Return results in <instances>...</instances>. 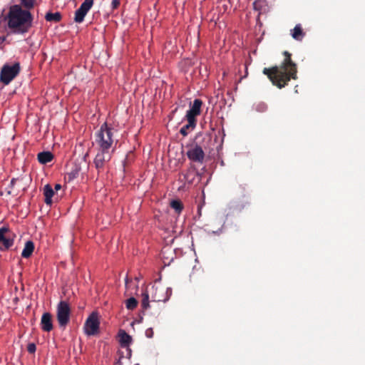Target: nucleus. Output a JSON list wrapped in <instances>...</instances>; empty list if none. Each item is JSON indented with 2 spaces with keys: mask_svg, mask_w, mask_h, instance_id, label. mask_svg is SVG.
Instances as JSON below:
<instances>
[{
  "mask_svg": "<svg viewBox=\"0 0 365 365\" xmlns=\"http://www.w3.org/2000/svg\"><path fill=\"white\" fill-rule=\"evenodd\" d=\"M20 72V65L15 63L12 66L5 64L0 72V81L8 85Z\"/></svg>",
  "mask_w": 365,
  "mask_h": 365,
  "instance_id": "obj_6",
  "label": "nucleus"
},
{
  "mask_svg": "<svg viewBox=\"0 0 365 365\" xmlns=\"http://www.w3.org/2000/svg\"><path fill=\"white\" fill-rule=\"evenodd\" d=\"M141 307L143 310H147L150 307L149 304V294L146 290H145L142 294Z\"/></svg>",
  "mask_w": 365,
  "mask_h": 365,
  "instance_id": "obj_21",
  "label": "nucleus"
},
{
  "mask_svg": "<svg viewBox=\"0 0 365 365\" xmlns=\"http://www.w3.org/2000/svg\"><path fill=\"white\" fill-rule=\"evenodd\" d=\"M153 293H152V300L151 302H166L168 300L167 296H163L161 294L163 293V289L162 288H159L158 287H152Z\"/></svg>",
  "mask_w": 365,
  "mask_h": 365,
  "instance_id": "obj_13",
  "label": "nucleus"
},
{
  "mask_svg": "<svg viewBox=\"0 0 365 365\" xmlns=\"http://www.w3.org/2000/svg\"><path fill=\"white\" fill-rule=\"evenodd\" d=\"M145 336L148 338H152L153 336V330L152 328H148L145 331Z\"/></svg>",
  "mask_w": 365,
  "mask_h": 365,
  "instance_id": "obj_29",
  "label": "nucleus"
},
{
  "mask_svg": "<svg viewBox=\"0 0 365 365\" xmlns=\"http://www.w3.org/2000/svg\"><path fill=\"white\" fill-rule=\"evenodd\" d=\"M116 130L107 123L101 125L95 134V145L97 149L115 150L118 140L115 135Z\"/></svg>",
  "mask_w": 365,
  "mask_h": 365,
  "instance_id": "obj_3",
  "label": "nucleus"
},
{
  "mask_svg": "<svg viewBox=\"0 0 365 365\" xmlns=\"http://www.w3.org/2000/svg\"><path fill=\"white\" fill-rule=\"evenodd\" d=\"M36 346L34 343H30L27 346V351L30 354H34L36 351Z\"/></svg>",
  "mask_w": 365,
  "mask_h": 365,
  "instance_id": "obj_27",
  "label": "nucleus"
},
{
  "mask_svg": "<svg viewBox=\"0 0 365 365\" xmlns=\"http://www.w3.org/2000/svg\"><path fill=\"white\" fill-rule=\"evenodd\" d=\"M253 6H254V9H255V10H260V9H261V7H260V6H259V1H255V2L253 3Z\"/></svg>",
  "mask_w": 365,
  "mask_h": 365,
  "instance_id": "obj_30",
  "label": "nucleus"
},
{
  "mask_svg": "<svg viewBox=\"0 0 365 365\" xmlns=\"http://www.w3.org/2000/svg\"><path fill=\"white\" fill-rule=\"evenodd\" d=\"M61 188V185L60 184H56L55 185V190H58Z\"/></svg>",
  "mask_w": 365,
  "mask_h": 365,
  "instance_id": "obj_33",
  "label": "nucleus"
},
{
  "mask_svg": "<svg viewBox=\"0 0 365 365\" xmlns=\"http://www.w3.org/2000/svg\"><path fill=\"white\" fill-rule=\"evenodd\" d=\"M93 5V0H85L80 7L75 12L74 21L76 23H81L88 11Z\"/></svg>",
  "mask_w": 365,
  "mask_h": 365,
  "instance_id": "obj_9",
  "label": "nucleus"
},
{
  "mask_svg": "<svg viewBox=\"0 0 365 365\" xmlns=\"http://www.w3.org/2000/svg\"><path fill=\"white\" fill-rule=\"evenodd\" d=\"M62 19L61 14L58 11L56 13L48 12L45 15V19L49 22L58 23L61 21Z\"/></svg>",
  "mask_w": 365,
  "mask_h": 365,
  "instance_id": "obj_20",
  "label": "nucleus"
},
{
  "mask_svg": "<svg viewBox=\"0 0 365 365\" xmlns=\"http://www.w3.org/2000/svg\"><path fill=\"white\" fill-rule=\"evenodd\" d=\"M79 171L80 168L76 167L74 170H73L70 173H68L66 178L68 179V181H71L78 177Z\"/></svg>",
  "mask_w": 365,
  "mask_h": 365,
  "instance_id": "obj_26",
  "label": "nucleus"
},
{
  "mask_svg": "<svg viewBox=\"0 0 365 365\" xmlns=\"http://www.w3.org/2000/svg\"><path fill=\"white\" fill-rule=\"evenodd\" d=\"M120 0H113L112 2H111V7H112V9L114 10V9H116L117 8H118V6H120Z\"/></svg>",
  "mask_w": 365,
  "mask_h": 365,
  "instance_id": "obj_28",
  "label": "nucleus"
},
{
  "mask_svg": "<svg viewBox=\"0 0 365 365\" xmlns=\"http://www.w3.org/2000/svg\"><path fill=\"white\" fill-rule=\"evenodd\" d=\"M43 195L45 196V200H44L45 203L46 205H51L52 197L54 195V191H53L52 187L49 184H47L44 186Z\"/></svg>",
  "mask_w": 365,
  "mask_h": 365,
  "instance_id": "obj_17",
  "label": "nucleus"
},
{
  "mask_svg": "<svg viewBox=\"0 0 365 365\" xmlns=\"http://www.w3.org/2000/svg\"><path fill=\"white\" fill-rule=\"evenodd\" d=\"M97 150L93 163L98 173H101L104 171L106 165L110 162L114 150L104 149H97Z\"/></svg>",
  "mask_w": 365,
  "mask_h": 365,
  "instance_id": "obj_5",
  "label": "nucleus"
},
{
  "mask_svg": "<svg viewBox=\"0 0 365 365\" xmlns=\"http://www.w3.org/2000/svg\"><path fill=\"white\" fill-rule=\"evenodd\" d=\"M284 60L280 66H274L270 68H264L262 71L273 85L279 88H282L288 84L291 79L297 78V66L292 59V54L284 51L283 52Z\"/></svg>",
  "mask_w": 365,
  "mask_h": 365,
  "instance_id": "obj_1",
  "label": "nucleus"
},
{
  "mask_svg": "<svg viewBox=\"0 0 365 365\" xmlns=\"http://www.w3.org/2000/svg\"><path fill=\"white\" fill-rule=\"evenodd\" d=\"M5 19L11 34L24 35L31 29L34 17L30 11L24 9L19 4H15L9 7Z\"/></svg>",
  "mask_w": 365,
  "mask_h": 365,
  "instance_id": "obj_2",
  "label": "nucleus"
},
{
  "mask_svg": "<svg viewBox=\"0 0 365 365\" xmlns=\"http://www.w3.org/2000/svg\"><path fill=\"white\" fill-rule=\"evenodd\" d=\"M202 105V101L200 99H195L193 103L190 110L187 111L186 118L187 121H190L191 123L192 122L196 123V116L200 114L201 106Z\"/></svg>",
  "mask_w": 365,
  "mask_h": 365,
  "instance_id": "obj_11",
  "label": "nucleus"
},
{
  "mask_svg": "<svg viewBox=\"0 0 365 365\" xmlns=\"http://www.w3.org/2000/svg\"><path fill=\"white\" fill-rule=\"evenodd\" d=\"M16 182V179L15 178H13L11 180V185L13 186L14 185Z\"/></svg>",
  "mask_w": 365,
  "mask_h": 365,
  "instance_id": "obj_34",
  "label": "nucleus"
},
{
  "mask_svg": "<svg viewBox=\"0 0 365 365\" xmlns=\"http://www.w3.org/2000/svg\"><path fill=\"white\" fill-rule=\"evenodd\" d=\"M131 282V280H130L128 277L125 278V287L128 288L129 283Z\"/></svg>",
  "mask_w": 365,
  "mask_h": 365,
  "instance_id": "obj_31",
  "label": "nucleus"
},
{
  "mask_svg": "<svg viewBox=\"0 0 365 365\" xmlns=\"http://www.w3.org/2000/svg\"><path fill=\"white\" fill-rule=\"evenodd\" d=\"M14 244L9 228L3 227L0 228V250H9Z\"/></svg>",
  "mask_w": 365,
  "mask_h": 365,
  "instance_id": "obj_8",
  "label": "nucleus"
},
{
  "mask_svg": "<svg viewBox=\"0 0 365 365\" xmlns=\"http://www.w3.org/2000/svg\"><path fill=\"white\" fill-rule=\"evenodd\" d=\"M195 126H196L195 122L193 121L192 123H191L190 121H187V124L185 125L184 126H182L180 128V133L183 136H186L188 134V130L193 129Z\"/></svg>",
  "mask_w": 365,
  "mask_h": 365,
  "instance_id": "obj_22",
  "label": "nucleus"
},
{
  "mask_svg": "<svg viewBox=\"0 0 365 365\" xmlns=\"http://www.w3.org/2000/svg\"><path fill=\"white\" fill-rule=\"evenodd\" d=\"M71 309L66 301H60L56 307V318L61 327H66L70 322Z\"/></svg>",
  "mask_w": 365,
  "mask_h": 365,
  "instance_id": "obj_4",
  "label": "nucleus"
},
{
  "mask_svg": "<svg viewBox=\"0 0 365 365\" xmlns=\"http://www.w3.org/2000/svg\"><path fill=\"white\" fill-rule=\"evenodd\" d=\"M170 207L173 210H175V211L178 214H180L183 209L182 203L180 200H172L170 202Z\"/></svg>",
  "mask_w": 365,
  "mask_h": 365,
  "instance_id": "obj_23",
  "label": "nucleus"
},
{
  "mask_svg": "<svg viewBox=\"0 0 365 365\" xmlns=\"http://www.w3.org/2000/svg\"><path fill=\"white\" fill-rule=\"evenodd\" d=\"M5 39H6L5 36H0V45L4 43Z\"/></svg>",
  "mask_w": 365,
  "mask_h": 365,
  "instance_id": "obj_32",
  "label": "nucleus"
},
{
  "mask_svg": "<svg viewBox=\"0 0 365 365\" xmlns=\"http://www.w3.org/2000/svg\"><path fill=\"white\" fill-rule=\"evenodd\" d=\"M132 355V351L130 348H121L118 351V359L116 362V365H123V359H130Z\"/></svg>",
  "mask_w": 365,
  "mask_h": 365,
  "instance_id": "obj_14",
  "label": "nucleus"
},
{
  "mask_svg": "<svg viewBox=\"0 0 365 365\" xmlns=\"http://www.w3.org/2000/svg\"><path fill=\"white\" fill-rule=\"evenodd\" d=\"M119 338L121 348H130L129 345L132 342V337L128 334L124 330H120Z\"/></svg>",
  "mask_w": 365,
  "mask_h": 365,
  "instance_id": "obj_15",
  "label": "nucleus"
},
{
  "mask_svg": "<svg viewBox=\"0 0 365 365\" xmlns=\"http://www.w3.org/2000/svg\"><path fill=\"white\" fill-rule=\"evenodd\" d=\"M187 156L192 161L202 163L205 158V153L200 145H195L187 151Z\"/></svg>",
  "mask_w": 365,
  "mask_h": 365,
  "instance_id": "obj_10",
  "label": "nucleus"
},
{
  "mask_svg": "<svg viewBox=\"0 0 365 365\" xmlns=\"http://www.w3.org/2000/svg\"><path fill=\"white\" fill-rule=\"evenodd\" d=\"M35 0H20V6L24 9H27V11H30V9L34 7Z\"/></svg>",
  "mask_w": 365,
  "mask_h": 365,
  "instance_id": "obj_24",
  "label": "nucleus"
},
{
  "mask_svg": "<svg viewBox=\"0 0 365 365\" xmlns=\"http://www.w3.org/2000/svg\"><path fill=\"white\" fill-rule=\"evenodd\" d=\"M88 156V153L86 154L84 158H86Z\"/></svg>",
  "mask_w": 365,
  "mask_h": 365,
  "instance_id": "obj_35",
  "label": "nucleus"
},
{
  "mask_svg": "<svg viewBox=\"0 0 365 365\" xmlns=\"http://www.w3.org/2000/svg\"><path fill=\"white\" fill-rule=\"evenodd\" d=\"M37 159L40 163L46 164L53 159V155L49 151H43L38 154Z\"/></svg>",
  "mask_w": 365,
  "mask_h": 365,
  "instance_id": "obj_18",
  "label": "nucleus"
},
{
  "mask_svg": "<svg viewBox=\"0 0 365 365\" xmlns=\"http://www.w3.org/2000/svg\"><path fill=\"white\" fill-rule=\"evenodd\" d=\"M99 324L98 314L93 312L85 322L84 329L86 334L88 336L96 335L98 331Z\"/></svg>",
  "mask_w": 365,
  "mask_h": 365,
  "instance_id": "obj_7",
  "label": "nucleus"
},
{
  "mask_svg": "<svg viewBox=\"0 0 365 365\" xmlns=\"http://www.w3.org/2000/svg\"><path fill=\"white\" fill-rule=\"evenodd\" d=\"M34 250V244L32 241H27L25 244L24 248L21 252V257L24 258H29Z\"/></svg>",
  "mask_w": 365,
  "mask_h": 365,
  "instance_id": "obj_19",
  "label": "nucleus"
},
{
  "mask_svg": "<svg viewBox=\"0 0 365 365\" xmlns=\"http://www.w3.org/2000/svg\"><path fill=\"white\" fill-rule=\"evenodd\" d=\"M291 34L294 39L297 41H302L305 36V33L300 24H297L294 28L291 30Z\"/></svg>",
  "mask_w": 365,
  "mask_h": 365,
  "instance_id": "obj_16",
  "label": "nucleus"
},
{
  "mask_svg": "<svg viewBox=\"0 0 365 365\" xmlns=\"http://www.w3.org/2000/svg\"><path fill=\"white\" fill-rule=\"evenodd\" d=\"M41 327L42 330L47 332L53 329L52 315L49 312L43 314L41 319Z\"/></svg>",
  "mask_w": 365,
  "mask_h": 365,
  "instance_id": "obj_12",
  "label": "nucleus"
},
{
  "mask_svg": "<svg viewBox=\"0 0 365 365\" xmlns=\"http://www.w3.org/2000/svg\"><path fill=\"white\" fill-rule=\"evenodd\" d=\"M138 302L134 297H130L125 301V307L129 310H133L138 306Z\"/></svg>",
  "mask_w": 365,
  "mask_h": 365,
  "instance_id": "obj_25",
  "label": "nucleus"
}]
</instances>
